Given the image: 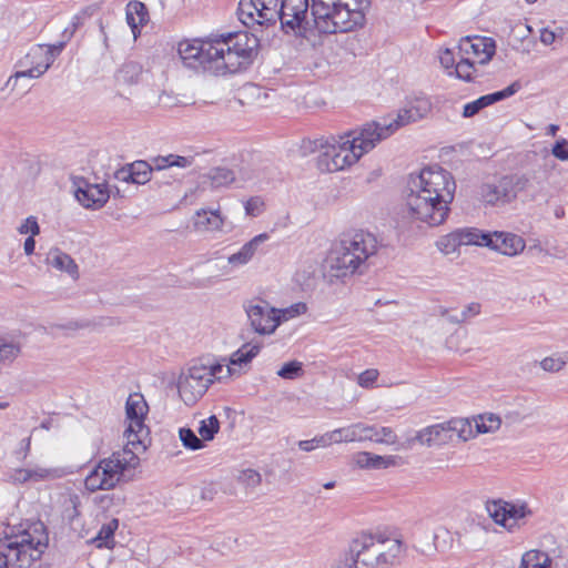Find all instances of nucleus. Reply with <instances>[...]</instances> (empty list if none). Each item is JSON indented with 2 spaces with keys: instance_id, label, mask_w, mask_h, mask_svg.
<instances>
[{
  "instance_id": "1",
  "label": "nucleus",
  "mask_w": 568,
  "mask_h": 568,
  "mask_svg": "<svg viewBox=\"0 0 568 568\" xmlns=\"http://www.w3.org/2000/svg\"><path fill=\"white\" fill-rule=\"evenodd\" d=\"M369 0H281L278 21L286 33L307 30L308 13L321 33L351 32L362 27Z\"/></svg>"
},
{
  "instance_id": "2",
  "label": "nucleus",
  "mask_w": 568,
  "mask_h": 568,
  "mask_svg": "<svg viewBox=\"0 0 568 568\" xmlns=\"http://www.w3.org/2000/svg\"><path fill=\"white\" fill-rule=\"evenodd\" d=\"M258 39L245 31L182 41L178 52L184 65L215 73H235L247 68L257 54Z\"/></svg>"
},
{
  "instance_id": "3",
  "label": "nucleus",
  "mask_w": 568,
  "mask_h": 568,
  "mask_svg": "<svg viewBox=\"0 0 568 568\" xmlns=\"http://www.w3.org/2000/svg\"><path fill=\"white\" fill-rule=\"evenodd\" d=\"M456 183L452 174L438 165L424 168L412 176L404 213L413 222L428 226L443 224L450 211Z\"/></svg>"
},
{
  "instance_id": "4",
  "label": "nucleus",
  "mask_w": 568,
  "mask_h": 568,
  "mask_svg": "<svg viewBox=\"0 0 568 568\" xmlns=\"http://www.w3.org/2000/svg\"><path fill=\"white\" fill-rule=\"evenodd\" d=\"M384 140L374 121L363 124L344 135L320 139L313 142L318 152L317 166L323 172L345 170Z\"/></svg>"
},
{
  "instance_id": "5",
  "label": "nucleus",
  "mask_w": 568,
  "mask_h": 568,
  "mask_svg": "<svg viewBox=\"0 0 568 568\" xmlns=\"http://www.w3.org/2000/svg\"><path fill=\"white\" fill-rule=\"evenodd\" d=\"M407 546L397 535L363 530L354 536L345 552L346 568H393L406 557Z\"/></svg>"
},
{
  "instance_id": "6",
  "label": "nucleus",
  "mask_w": 568,
  "mask_h": 568,
  "mask_svg": "<svg viewBox=\"0 0 568 568\" xmlns=\"http://www.w3.org/2000/svg\"><path fill=\"white\" fill-rule=\"evenodd\" d=\"M379 248L377 237L364 230L344 234L328 252L324 267L331 277L343 278L363 273L369 266V260Z\"/></svg>"
},
{
  "instance_id": "7",
  "label": "nucleus",
  "mask_w": 568,
  "mask_h": 568,
  "mask_svg": "<svg viewBox=\"0 0 568 568\" xmlns=\"http://www.w3.org/2000/svg\"><path fill=\"white\" fill-rule=\"evenodd\" d=\"M48 546V535L41 524L0 539V568H29Z\"/></svg>"
},
{
  "instance_id": "8",
  "label": "nucleus",
  "mask_w": 568,
  "mask_h": 568,
  "mask_svg": "<svg viewBox=\"0 0 568 568\" xmlns=\"http://www.w3.org/2000/svg\"><path fill=\"white\" fill-rule=\"evenodd\" d=\"M139 464L138 454L130 448L113 452L109 457L100 459L88 473L84 487L90 493L112 490L122 483L129 481Z\"/></svg>"
},
{
  "instance_id": "9",
  "label": "nucleus",
  "mask_w": 568,
  "mask_h": 568,
  "mask_svg": "<svg viewBox=\"0 0 568 568\" xmlns=\"http://www.w3.org/2000/svg\"><path fill=\"white\" fill-rule=\"evenodd\" d=\"M234 373V368L221 363H195L180 375L179 394L186 405H193L202 398L214 381L229 378Z\"/></svg>"
},
{
  "instance_id": "10",
  "label": "nucleus",
  "mask_w": 568,
  "mask_h": 568,
  "mask_svg": "<svg viewBox=\"0 0 568 568\" xmlns=\"http://www.w3.org/2000/svg\"><path fill=\"white\" fill-rule=\"evenodd\" d=\"M432 110V103L426 97H417L400 109L396 116L382 118L374 121L384 140L393 135L399 128L425 118Z\"/></svg>"
},
{
  "instance_id": "11",
  "label": "nucleus",
  "mask_w": 568,
  "mask_h": 568,
  "mask_svg": "<svg viewBox=\"0 0 568 568\" xmlns=\"http://www.w3.org/2000/svg\"><path fill=\"white\" fill-rule=\"evenodd\" d=\"M281 0H241L239 19L246 27L274 24L278 19Z\"/></svg>"
},
{
  "instance_id": "12",
  "label": "nucleus",
  "mask_w": 568,
  "mask_h": 568,
  "mask_svg": "<svg viewBox=\"0 0 568 568\" xmlns=\"http://www.w3.org/2000/svg\"><path fill=\"white\" fill-rule=\"evenodd\" d=\"M251 328L260 335H271L278 327L276 308L262 298H252L243 304Z\"/></svg>"
},
{
  "instance_id": "13",
  "label": "nucleus",
  "mask_w": 568,
  "mask_h": 568,
  "mask_svg": "<svg viewBox=\"0 0 568 568\" xmlns=\"http://www.w3.org/2000/svg\"><path fill=\"white\" fill-rule=\"evenodd\" d=\"M53 62L54 54L51 50L47 49L45 44H37L20 60L23 70L17 71L10 77L7 84H10L12 79L16 81L21 78L38 79L48 71Z\"/></svg>"
},
{
  "instance_id": "14",
  "label": "nucleus",
  "mask_w": 568,
  "mask_h": 568,
  "mask_svg": "<svg viewBox=\"0 0 568 568\" xmlns=\"http://www.w3.org/2000/svg\"><path fill=\"white\" fill-rule=\"evenodd\" d=\"M458 57H464L479 64H486L495 54V42L485 37H466L458 43Z\"/></svg>"
},
{
  "instance_id": "15",
  "label": "nucleus",
  "mask_w": 568,
  "mask_h": 568,
  "mask_svg": "<svg viewBox=\"0 0 568 568\" xmlns=\"http://www.w3.org/2000/svg\"><path fill=\"white\" fill-rule=\"evenodd\" d=\"M515 200L520 196L523 203L536 202L546 197L545 182L536 174H511Z\"/></svg>"
},
{
  "instance_id": "16",
  "label": "nucleus",
  "mask_w": 568,
  "mask_h": 568,
  "mask_svg": "<svg viewBox=\"0 0 568 568\" xmlns=\"http://www.w3.org/2000/svg\"><path fill=\"white\" fill-rule=\"evenodd\" d=\"M418 443L422 446H443L452 443V435L447 422L425 427L416 433L414 437L407 438L399 445V448L409 449Z\"/></svg>"
},
{
  "instance_id": "17",
  "label": "nucleus",
  "mask_w": 568,
  "mask_h": 568,
  "mask_svg": "<svg viewBox=\"0 0 568 568\" xmlns=\"http://www.w3.org/2000/svg\"><path fill=\"white\" fill-rule=\"evenodd\" d=\"M479 199L488 205H506L515 201L511 175L500 178L496 183H485L479 187Z\"/></svg>"
},
{
  "instance_id": "18",
  "label": "nucleus",
  "mask_w": 568,
  "mask_h": 568,
  "mask_svg": "<svg viewBox=\"0 0 568 568\" xmlns=\"http://www.w3.org/2000/svg\"><path fill=\"white\" fill-rule=\"evenodd\" d=\"M63 473L60 468L44 467L34 465L27 468H14L9 473V480L12 484L39 483L53 480L62 477Z\"/></svg>"
},
{
  "instance_id": "19",
  "label": "nucleus",
  "mask_w": 568,
  "mask_h": 568,
  "mask_svg": "<svg viewBox=\"0 0 568 568\" xmlns=\"http://www.w3.org/2000/svg\"><path fill=\"white\" fill-rule=\"evenodd\" d=\"M486 247L499 252L507 256H516L526 247L525 240L514 233L508 232H489Z\"/></svg>"
},
{
  "instance_id": "20",
  "label": "nucleus",
  "mask_w": 568,
  "mask_h": 568,
  "mask_svg": "<svg viewBox=\"0 0 568 568\" xmlns=\"http://www.w3.org/2000/svg\"><path fill=\"white\" fill-rule=\"evenodd\" d=\"M77 200L87 209H100L109 200V190L104 184L84 183L75 191Z\"/></svg>"
},
{
  "instance_id": "21",
  "label": "nucleus",
  "mask_w": 568,
  "mask_h": 568,
  "mask_svg": "<svg viewBox=\"0 0 568 568\" xmlns=\"http://www.w3.org/2000/svg\"><path fill=\"white\" fill-rule=\"evenodd\" d=\"M151 162L135 161L115 172V178L123 182L145 184L151 180L153 172Z\"/></svg>"
},
{
  "instance_id": "22",
  "label": "nucleus",
  "mask_w": 568,
  "mask_h": 568,
  "mask_svg": "<svg viewBox=\"0 0 568 568\" xmlns=\"http://www.w3.org/2000/svg\"><path fill=\"white\" fill-rule=\"evenodd\" d=\"M126 420L128 426L124 430L126 445L123 448H130L133 452L140 448L144 450L146 448L144 439L149 435V429L144 424V417H126Z\"/></svg>"
},
{
  "instance_id": "23",
  "label": "nucleus",
  "mask_w": 568,
  "mask_h": 568,
  "mask_svg": "<svg viewBox=\"0 0 568 568\" xmlns=\"http://www.w3.org/2000/svg\"><path fill=\"white\" fill-rule=\"evenodd\" d=\"M397 456H379L369 452H358L353 456V463L362 469H385L398 465Z\"/></svg>"
},
{
  "instance_id": "24",
  "label": "nucleus",
  "mask_w": 568,
  "mask_h": 568,
  "mask_svg": "<svg viewBox=\"0 0 568 568\" xmlns=\"http://www.w3.org/2000/svg\"><path fill=\"white\" fill-rule=\"evenodd\" d=\"M268 234L261 233L246 242L239 252L231 254L227 262L232 267H241L252 261L260 245L268 240Z\"/></svg>"
},
{
  "instance_id": "25",
  "label": "nucleus",
  "mask_w": 568,
  "mask_h": 568,
  "mask_svg": "<svg viewBox=\"0 0 568 568\" xmlns=\"http://www.w3.org/2000/svg\"><path fill=\"white\" fill-rule=\"evenodd\" d=\"M45 264L57 271L64 272L73 280L79 277V267L74 260L60 248H51L45 257Z\"/></svg>"
},
{
  "instance_id": "26",
  "label": "nucleus",
  "mask_w": 568,
  "mask_h": 568,
  "mask_svg": "<svg viewBox=\"0 0 568 568\" xmlns=\"http://www.w3.org/2000/svg\"><path fill=\"white\" fill-rule=\"evenodd\" d=\"M359 442L371 440L377 444L394 445L397 443V436L390 427L377 428L374 425L358 423Z\"/></svg>"
},
{
  "instance_id": "27",
  "label": "nucleus",
  "mask_w": 568,
  "mask_h": 568,
  "mask_svg": "<svg viewBox=\"0 0 568 568\" xmlns=\"http://www.w3.org/2000/svg\"><path fill=\"white\" fill-rule=\"evenodd\" d=\"M193 226L197 231H222L224 226V217L219 210L207 211L201 209L195 212L193 217Z\"/></svg>"
},
{
  "instance_id": "28",
  "label": "nucleus",
  "mask_w": 568,
  "mask_h": 568,
  "mask_svg": "<svg viewBox=\"0 0 568 568\" xmlns=\"http://www.w3.org/2000/svg\"><path fill=\"white\" fill-rule=\"evenodd\" d=\"M260 351V344L246 343L230 356L225 366H230L235 369L233 375L240 374V369L247 366L252 359L257 356Z\"/></svg>"
},
{
  "instance_id": "29",
  "label": "nucleus",
  "mask_w": 568,
  "mask_h": 568,
  "mask_svg": "<svg viewBox=\"0 0 568 568\" xmlns=\"http://www.w3.org/2000/svg\"><path fill=\"white\" fill-rule=\"evenodd\" d=\"M203 179V183L209 184L211 189H220L233 183L235 174L227 168H214Z\"/></svg>"
},
{
  "instance_id": "30",
  "label": "nucleus",
  "mask_w": 568,
  "mask_h": 568,
  "mask_svg": "<svg viewBox=\"0 0 568 568\" xmlns=\"http://www.w3.org/2000/svg\"><path fill=\"white\" fill-rule=\"evenodd\" d=\"M552 560L549 555L539 549H530L521 557L519 568H551Z\"/></svg>"
},
{
  "instance_id": "31",
  "label": "nucleus",
  "mask_w": 568,
  "mask_h": 568,
  "mask_svg": "<svg viewBox=\"0 0 568 568\" xmlns=\"http://www.w3.org/2000/svg\"><path fill=\"white\" fill-rule=\"evenodd\" d=\"M447 423L449 425L452 442H454L455 438L462 442H467L468 439L473 438L475 434H477L474 432L473 426L468 419L453 418Z\"/></svg>"
},
{
  "instance_id": "32",
  "label": "nucleus",
  "mask_w": 568,
  "mask_h": 568,
  "mask_svg": "<svg viewBox=\"0 0 568 568\" xmlns=\"http://www.w3.org/2000/svg\"><path fill=\"white\" fill-rule=\"evenodd\" d=\"M520 89V84L518 82H514L501 91H497L490 94L483 95L475 100L478 104L479 109H484L490 104H494L500 100L511 97Z\"/></svg>"
},
{
  "instance_id": "33",
  "label": "nucleus",
  "mask_w": 568,
  "mask_h": 568,
  "mask_svg": "<svg viewBox=\"0 0 568 568\" xmlns=\"http://www.w3.org/2000/svg\"><path fill=\"white\" fill-rule=\"evenodd\" d=\"M462 245L486 246L489 232H483L477 229H458L456 230Z\"/></svg>"
},
{
  "instance_id": "34",
  "label": "nucleus",
  "mask_w": 568,
  "mask_h": 568,
  "mask_svg": "<svg viewBox=\"0 0 568 568\" xmlns=\"http://www.w3.org/2000/svg\"><path fill=\"white\" fill-rule=\"evenodd\" d=\"M487 510L496 524L504 526L508 530L513 529V524H508V503L503 500L488 503Z\"/></svg>"
},
{
  "instance_id": "35",
  "label": "nucleus",
  "mask_w": 568,
  "mask_h": 568,
  "mask_svg": "<svg viewBox=\"0 0 568 568\" xmlns=\"http://www.w3.org/2000/svg\"><path fill=\"white\" fill-rule=\"evenodd\" d=\"M460 246L463 245L457 234V231H454L449 234L439 237V240L436 242V247L444 255L459 254Z\"/></svg>"
},
{
  "instance_id": "36",
  "label": "nucleus",
  "mask_w": 568,
  "mask_h": 568,
  "mask_svg": "<svg viewBox=\"0 0 568 568\" xmlns=\"http://www.w3.org/2000/svg\"><path fill=\"white\" fill-rule=\"evenodd\" d=\"M142 73V67L133 61L124 63L116 73V79L126 84H133L139 81Z\"/></svg>"
},
{
  "instance_id": "37",
  "label": "nucleus",
  "mask_w": 568,
  "mask_h": 568,
  "mask_svg": "<svg viewBox=\"0 0 568 568\" xmlns=\"http://www.w3.org/2000/svg\"><path fill=\"white\" fill-rule=\"evenodd\" d=\"M126 417H145L148 413V404L140 394L129 396L125 405Z\"/></svg>"
},
{
  "instance_id": "38",
  "label": "nucleus",
  "mask_w": 568,
  "mask_h": 568,
  "mask_svg": "<svg viewBox=\"0 0 568 568\" xmlns=\"http://www.w3.org/2000/svg\"><path fill=\"white\" fill-rule=\"evenodd\" d=\"M335 444L359 442L358 423L332 430Z\"/></svg>"
},
{
  "instance_id": "39",
  "label": "nucleus",
  "mask_w": 568,
  "mask_h": 568,
  "mask_svg": "<svg viewBox=\"0 0 568 568\" xmlns=\"http://www.w3.org/2000/svg\"><path fill=\"white\" fill-rule=\"evenodd\" d=\"M80 506V497L77 494L68 495L63 501V518L72 524L81 515Z\"/></svg>"
},
{
  "instance_id": "40",
  "label": "nucleus",
  "mask_w": 568,
  "mask_h": 568,
  "mask_svg": "<svg viewBox=\"0 0 568 568\" xmlns=\"http://www.w3.org/2000/svg\"><path fill=\"white\" fill-rule=\"evenodd\" d=\"M568 364V351L564 352L559 355H552L545 357L540 362V367L545 372L557 373L564 369V367Z\"/></svg>"
},
{
  "instance_id": "41",
  "label": "nucleus",
  "mask_w": 568,
  "mask_h": 568,
  "mask_svg": "<svg viewBox=\"0 0 568 568\" xmlns=\"http://www.w3.org/2000/svg\"><path fill=\"white\" fill-rule=\"evenodd\" d=\"M220 429V422L215 415H212L203 420H201L200 426L197 428L200 438L202 442L212 440L215 434Z\"/></svg>"
},
{
  "instance_id": "42",
  "label": "nucleus",
  "mask_w": 568,
  "mask_h": 568,
  "mask_svg": "<svg viewBox=\"0 0 568 568\" xmlns=\"http://www.w3.org/2000/svg\"><path fill=\"white\" fill-rule=\"evenodd\" d=\"M501 420L495 414L480 415L476 419V433L485 434L497 430L500 427Z\"/></svg>"
},
{
  "instance_id": "43",
  "label": "nucleus",
  "mask_w": 568,
  "mask_h": 568,
  "mask_svg": "<svg viewBox=\"0 0 568 568\" xmlns=\"http://www.w3.org/2000/svg\"><path fill=\"white\" fill-rule=\"evenodd\" d=\"M119 520L113 518L109 520L106 524H103L100 528L94 540L98 542L99 547L109 546L110 542H113L114 531L118 529Z\"/></svg>"
},
{
  "instance_id": "44",
  "label": "nucleus",
  "mask_w": 568,
  "mask_h": 568,
  "mask_svg": "<svg viewBox=\"0 0 568 568\" xmlns=\"http://www.w3.org/2000/svg\"><path fill=\"white\" fill-rule=\"evenodd\" d=\"M307 311L305 303L298 302L286 308H276V318H278V326L281 323L295 318Z\"/></svg>"
},
{
  "instance_id": "45",
  "label": "nucleus",
  "mask_w": 568,
  "mask_h": 568,
  "mask_svg": "<svg viewBox=\"0 0 568 568\" xmlns=\"http://www.w3.org/2000/svg\"><path fill=\"white\" fill-rule=\"evenodd\" d=\"M179 436L183 446L189 449L197 450L204 447L202 439L191 428H180Z\"/></svg>"
},
{
  "instance_id": "46",
  "label": "nucleus",
  "mask_w": 568,
  "mask_h": 568,
  "mask_svg": "<svg viewBox=\"0 0 568 568\" xmlns=\"http://www.w3.org/2000/svg\"><path fill=\"white\" fill-rule=\"evenodd\" d=\"M239 484L245 486L246 488L254 489L262 483V476L258 471L247 468L243 469L237 475Z\"/></svg>"
},
{
  "instance_id": "47",
  "label": "nucleus",
  "mask_w": 568,
  "mask_h": 568,
  "mask_svg": "<svg viewBox=\"0 0 568 568\" xmlns=\"http://www.w3.org/2000/svg\"><path fill=\"white\" fill-rule=\"evenodd\" d=\"M277 375L284 379H296L303 375V364L298 361L285 363L277 371Z\"/></svg>"
},
{
  "instance_id": "48",
  "label": "nucleus",
  "mask_w": 568,
  "mask_h": 568,
  "mask_svg": "<svg viewBox=\"0 0 568 568\" xmlns=\"http://www.w3.org/2000/svg\"><path fill=\"white\" fill-rule=\"evenodd\" d=\"M458 58H459V60L455 65L456 75L459 79H463L466 81L471 80V75L475 72V63H477V61H473V60H469L464 57H458Z\"/></svg>"
},
{
  "instance_id": "49",
  "label": "nucleus",
  "mask_w": 568,
  "mask_h": 568,
  "mask_svg": "<svg viewBox=\"0 0 568 568\" xmlns=\"http://www.w3.org/2000/svg\"><path fill=\"white\" fill-rule=\"evenodd\" d=\"M20 353V346L14 342H0V361H13Z\"/></svg>"
},
{
  "instance_id": "50",
  "label": "nucleus",
  "mask_w": 568,
  "mask_h": 568,
  "mask_svg": "<svg viewBox=\"0 0 568 568\" xmlns=\"http://www.w3.org/2000/svg\"><path fill=\"white\" fill-rule=\"evenodd\" d=\"M508 524H513V528L516 526L518 519H521L526 517L528 514H530V510L527 508L526 505H515L508 503Z\"/></svg>"
},
{
  "instance_id": "51",
  "label": "nucleus",
  "mask_w": 568,
  "mask_h": 568,
  "mask_svg": "<svg viewBox=\"0 0 568 568\" xmlns=\"http://www.w3.org/2000/svg\"><path fill=\"white\" fill-rule=\"evenodd\" d=\"M18 232L20 234H30V236H37L40 234V226L37 221V217L29 216L27 217L21 225L18 227Z\"/></svg>"
},
{
  "instance_id": "52",
  "label": "nucleus",
  "mask_w": 568,
  "mask_h": 568,
  "mask_svg": "<svg viewBox=\"0 0 568 568\" xmlns=\"http://www.w3.org/2000/svg\"><path fill=\"white\" fill-rule=\"evenodd\" d=\"M552 155L560 161H568V140L559 139L551 149Z\"/></svg>"
},
{
  "instance_id": "53",
  "label": "nucleus",
  "mask_w": 568,
  "mask_h": 568,
  "mask_svg": "<svg viewBox=\"0 0 568 568\" xmlns=\"http://www.w3.org/2000/svg\"><path fill=\"white\" fill-rule=\"evenodd\" d=\"M264 202L261 197H251L245 203V213L250 216H258L263 212Z\"/></svg>"
},
{
  "instance_id": "54",
  "label": "nucleus",
  "mask_w": 568,
  "mask_h": 568,
  "mask_svg": "<svg viewBox=\"0 0 568 568\" xmlns=\"http://www.w3.org/2000/svg\"><path fill=\"white\" fill-rule=\"evenodd\" d=\"M172 154L168 155H159L151 159V164L154 171H164L166 169L173 168Z\"/></svg>"
},
{
  "instance_id": "55",
  "label": "nucleus",
  "mask_w": 568,
  "mask_h": 568,
  "mask_svg": "<svg viewBox=\"0 0 568 568\" xmlns=\"http://www.w3.org/2000/svg\"><path fill=\"white\" fill-rule=\"evenodd\" d=\"M128 9L133 11V14L139 19V23H145L148 10L142 2L133 1L128 4Z\"/></svg>"
},
{
  "instance_id": "56",
  "label": "nucleus",
  "mask_w": 568,
  "mask_h": 568,
  "mask_svg": "<svg viewBox=\"0 0 568 568\" xmlns=\"http://www.w3.org/2000/svg\"><path fill=\"white\" fill-rule=\"evenodd\" d=\"M378 372L376 369H366L365 372L359 374L358 384L362 387H369L376 382Z\"/></svg>"
},
{
  "instance_id": "57",
  "label": "nucleus",
  "mask_w": 568,
  "mask_h": 568,
  "mask_svg": "<svg viewBox=\"0 0 568 568\" xmlns=\"http://www.w3.org/2000/svg\"><path fill=\"white\" fill-rule=\"evenodd\" d=\"M439 61L445 69L455 68L457 63L455 53L449 49H445L444 51L440 52Z\"/></svg>"
},
{
  "instance_id": "58",
  "label": "nucleus",
  "mask_w": 568,
  "mask_h": 568,
  "mask_svg": "<svg viewBox=\"0 0 568 568\" xmlns=\"http://www.w3.org/2000/svg\"><path fill=\"white\" fill-rule=\"evenodd\" d=\"M172 162H173V166L175 168H181V169H185V168H189L193 164L194 162V156L193 155H178V154H172Z\"/></svg>"
},
{
  "instance_id": "59",
  "label": "nucleus",
  "mask_w": 568,
  "mask_h": 568,
  "mask_svg": "<svg viewBox=\"0 0 568 568\" xmlns=\"http://www.w3.org/2000/svg\"><path fill=\"white\" fill-rule=\"evenodd\" d=\"M333 437L334 436H333L332 432H327L325 434L315 436L314 437L315 446H317V448H320V447L326 448V447L331 446L332 444H335V440Z\"/></svg>"
},
{
  "instance_id": "60",
  "label": "nucleus",
  "mask_w": 568,
  "mask_h": 568,
  "mask_svg": "<svg viewBox=\"0 0 568 568\" xmlns=\"http://www.w3.org/2000/svg\"><path fill=\"white\" fill-rule=\"evenodd\" d=\"M480 305L478 303H470L462 313L460 318H456L457 323L465 322L468 317L479 314Z\"/></svg>"
},
{
  "instance_id": "61",
  "label": "nucleus",
  "mask_w": 568,
  "mask_h": 568,
  "mask_svg": "<svg viewBox=\"0 0 568 568\" xmlns=\"http://www.w3.org/2000/svg\"><path fill=\"white\" fill-rule=\"evenodd\" d=\"M30 448H31V435L21 439V442L19 444V448L17 449L16 454L19 457H21L22 459H24L29 455Z\"/></svg>"
},
{
  "instance_id": "62",
  "label": "nucleus",
  "mask_w": 568,
  "mask_h": 568,
  "mask_svg": "<svg viewBox=\"0 0 568 568\" xmlns=\"http://www.w3.org/2000/svg\"><path fill=\"white\" fill-rule=\"evenodd\" d=\"M540 42L545 45H550L556 40V33L547 28L540 30Z\"/></svg>"
},
{
  "instance_id": "63",
  "label": "nucleus",
  "mask_w": 568,
  "mask_h": 568,
  "mask_svg": "<svg viewBox=\"0 0 568 568\" xmlns=\"http://www.w3.org/2000/svg\"><path fill=\"white\" fill-rule=\"evenodd\" d=\"M479 111H480V109H479L478 104L475 101H473V102L465 104L463 115L465 118H471L475 114H477Z\"/></svg>"
},
{
  "instance_id": "64",
  "label": "nucleus",
  "mask_w": 568,
  "mask_h": 568,
  "mask_svg": "<svg viewBox=\"0 0 568 568\" xmlns=\"http://www.w3.org/2000/svg\"><path fill=\"white\" fill-rule=\"evenodd\" d=\"M94 504L95 505H99L101 506L102 508H108L111 506L112 501H113V497L111 495H100V496H95L94 499H93Z\"/></svg>"
}]
</instances>
